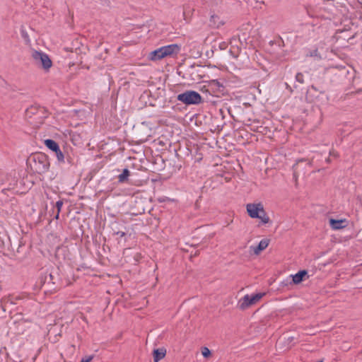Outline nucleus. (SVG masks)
<instances>
[{"label":"nucleus","instance_id":"2f4dec72","mask_svg":"<svg viewBox=\"0 0 362 362\" xmlns=\"http://www.w3.org/2000/svg\"><path fill=\"white\" fill-rule=\"evenodd\" d=\"M319 362H322V361H319Z\"/></svg>","mask_w":362,"mask_h":362},{"label":"nucleus","instance_id":"9b49d317","mask_svg":"<svg viewBox=\"0 0 362 362\" xmlns=\"http://www.w3.org/2000/svg\"><path fill=\"white\" fill-rule=\"evenodd\" d=\"M307 274L308 272L306 270H300L297 274L291 275L292 278V282L291 284H298L301 283Z\"/></svg>","mask_w":362,"mask_h":362},{"label":"nucleus","instance_id":"dca6fc26","mask_svg":"<svg viewBox=\"0 0 362 362\" xmlns=\"http://www.w3.org/2000/svg\"><path fill=\"white\" fill-rule=\"evenodd\" d=\"M55 277L54 276L53 274L51 272L48 275H46L45 276V280L42 284V286H45L46 284H55Z\"/></svg>","mask_w":362,"mask_h":362},{"label":"nucleus","instance_id":"412c9836","mask_svg":"<svg viewBox=\"0 0 362 362\" xmlns=\"http://www.w3.org/2000/svg\"><path fill=\"white\" fill-rule=\"evenodd\" d=\"M9 175L8 174H4L1 171H0V182L1 185L4 184V182L8 179Z\"/></svg>","mask_w":362,"mask_h":362},{"label":"nucleus","instance_id":"0eeeda50","mask_svg":"<svg viewBox=\"0 0 362 362\" xmlns=\"http://www.w3.org/2000/svg\"><path fill=\"white\" fill-rule=\"evenodd\" d=\"M264 293H258L250 297L249 295H245L243 298L239 300L238 307L240 310H245L252 305L258 302L263 296Z\"/></svg>","mask_w":362,"mask_h":362},{"label":"nucleus","instance_id":"aec40b11","mask_svg":"<svg viewBox=\"0 0 362 362\" xmlns=\"http://www.w3.org/2000/svg\"><path fill=\"white\" fill-rule=\"evenodd\" d=\"M55 154H56V156L57 158V160L59 161V162H64V154L62 152V151L60 150V148H59V150H57L56 151H54Z\"/></svg>","mask_w":362,"mask_h":362},{"label":"nucleus","instance_id":"bb28decb","mask_svg":"<svg viewBox=\"0 0 362 362\" xmlns=\"http://www.w3.org/2000/svg\"><path fill=\"white\" fill-rule=\"evenodd\" d=\"M329 154L332 156H335V157H337L338 156V154L337 153L334 152V151H330L329 152Z\"/></svg>","mask_w":362,"mask_h":362},{"label":"nucleus","instance_id":"b1692460","mask_svg":"<svg viewBox=\"0 0 362 362\" xmlns=\"http://www.w3.org/2000/svg\"><path fill=\"white\" fill-rule=\"evenodd\" d=\"M118 226L119 223L117 222H114L112 223V228H115V230H120Z\"/></svg>","mask_w":362,"mask_h":362},{"label":"nucleus","instance_id":"f03ea898","mask_svg":"<svg viewBox=\"0 0 362 362\" xmlns=\"http://www.w3.org/2000/svg\"><path fill=\"white\" fill-rule=\"evenodd\" d=\"M180 49V48L177 44L163 46L151 52L148 54V59L151 61H158L166 57L177 54Z\"/></svg>","mask_w":362,"mask_h":362},{"label":"nucleus","instance_id":"a878e982","mask_svg":"<svg viewBox=\"0 0 362 362\" xmlns=\"http://www.w3.org/2000/svg\"><path fill=\"white\" fill-rule=\"evenodd\" d=\"M216 18H218V16H216V15H212L211 16V22H214L216 21Z\"/></svg>","mask_w":362,"mask_h":362},{"label":"nucleus","instance_id":"1a4fd4ad","mask_svg":"<svg viewBox=\"0 0 362 362\" xmlns=\"http://www.w3.org/2000/svg\"><path fill=\"white\" fill-rule=\"evenodd\" d=\"M247 211L251 218H257L259 217L260 213H264V207L261 203L247 204Z\"/></svg>","mask_w":362,"mask_h":362},{"label":"nucleus","instance_id":"4468645a","mask_svg":"<svg viewBox=\"0 0 362 362\" xmlns=\"http://www.w3.org/2000/svg\"><path fill=\"white\" fill-rule=\"evenodd\" d=\"M130 175V171L127 168L124 169L122 173L117 176L118 182L119 183L127 182Z\"/></svg>","mask_w":362,"mask_h":362},{"label":"nucleus","instance_id":"c756f323","mask_svg":"<svg viewBox=\"0 0 362 362\" xmlns=\"http://www.w3.org/2000/svg\"><path fill=\"white\" fill-rule=\"evenodd\" d=\"M326 162H327V163H329V162H330V158H327V159H326Z\"/></svg>","mask_w":362,"mask_h":362},{"label":"nucleus","instance_id":"6ab92c4d","mask_svg":"<svg viewBox=\"0 0 362 362\" xmlns=\"http://www.w3.org/2000/svg\"><path fill=\"white\" fill-rule=\"evenodd\" d=\"M202 354L204 358H207L211 356V352L207 347L204 346L202 348Z\"/></svg>","mask_w":362,"mask_h":362},{"label":"nucleus","instance_id":"423d86ee","mask_svg":"<svg viewBox=\"0 0 362 362\" xmlns=\"http://www.w3.org/2000/svg\"><path fill=\"white\" fill-rule=\"evenodd\" d=\"M23 298L20 296H8L1 300V308L4 311L8 310L10 313L16 312V315L21 314L20 307H14L18 304V301H22Z\"/></svg>","mask_w":362,"mask_h":362},{"label":"nucleus","instance_id":"7ed1b4c3","mask_svg":"<svg viewBox=\"0 0 362 362\" xmlns=\"http://www.w3.org/2000/svg\"><path fill=\"white\" fill-rule=\"evenodd\" d=\"M48 116L47 110L40 105H32L25 111L26 118L30 119V122L35 124H42Z\"/></svg>","mask_w":362,"mask_h":362},{"label":"nucleus","instance_id":"4be33fe9","mask_svg":"<svg viewBox=\"0 0 362 362\" xmlns=\"http://www.w3.org/2000/svg\"><path fill=\"white\" fill-rule=\"evenodd\" d=\"M296 79L300 83H304L303 75L301 73H298L296 76Z\"/></svg>","mask_w":362,"mask_h":362},{"label":"nucleus","instance_id":"cd10ccee","mask_svg":"<svg viewBox=\"0 0 362 362\" xmlns=\"http://www.w3.org/2000/svg\"><path fill=\"white\" fill-rule=\"evenodd\" d=\"M141 257V255L137 253L135 256V259L136 261H138V259Z\"/></svg>","mask_w":362,"mask_h":362},{"label":"nucleus","instance_id":"39448f33","mask_svg":"<svg viewBox=\"0 0 362 362\" xmlns=\"http://www.w3.org/2000/svg\"><path fill=\"white\" fill-rule=\"evenodd\" d=\"M177 100L185 105H198L202 103L201 95L194 90H186L177 96Z\"/></svg>","mask_w":362,"mask_h":362},{"label":"nucleus","instance_id":"393cba45","mask_svg":"<svg viewBox=\"0 0 362 362\" xmlns=\"http://www.w3.org/2000/svg\"><path fill=\"white\" fill-rule=\"evenodd\" d=\"M93 358V357L92 356H89L88 358H87L86 359H83H83L81 361V362H90V361H92Z\"/></svg>","mask_w":362,"mask_h":362},{"label":"nucleus","instance_id":"a211bd4d","mask_svg":"<svg viewBox=\"0 0 362 362\" xmlns=\"http://www.w3.org/2000/svg\"><path fill=\"white\" fill-rule=\"evenodd\" d=\"M62 205H63V202L62 200H59L56 202V208L57 209V214L55 216V218L56 219H58L59 218V213L61 211V209L62 207Z\"/></svg>","mask_w":362,"mask_h":362},{"label":"nucleus","instance_id":"c85d7f7f","mask_svg":"<svg viewBox=\"0 0 362 362\" xmlns=\"http://www.w3.org/2000/svg\"><path fill=\"white\" fill-rule=\"evenodd\" d=\"M310 88H311V89H313V90H317L316 87H315V86H313V85H312V86H310Z\"/></svg>","mask_w":362,"mask_h":362},{"label":"nucleus","instance_id":"20e7f679","mask_svg":"<svg viewBox=\"0 0 362 362\" xmlns=\"http://www.w3.org/2000/svg\"><path fill=\"white\" fill-rule=\"evenodd\" d=\"M31 57L34 64L37 67L43 69L45 72H48L52 66V62L49 57L43 52L33 50Z\"/></svg>","mask_w":362,"mask_h":362},{"label":"nucleus","instance_id":"9d476101","mask_svg":"<svg viewBox=\"0 0 362 362\" xmlns=\"http://www.w3.org/2000/svg\"><path fill=\"white\" fill-rule=\"evenodd\" d=\"M329 222L330 227L333 230L343 229L348 226V221L345 218L340 219V220L330 218Z\"/></svg>","mask_w":362,"mask_h":362},{"label":"nucleus","instance_id":"5701e85b","mask_svg":"<svg viewBox=\"0 0 362 362\" xmlns=\"http://www.w3.org/2000/svg\"><path fill=\"white\" fill-rule=\"evenodd\" d=\"M113 234L119 235L120 237H124L126 235L124 231L122 230H115V228H112Z\"/></svg>","mask_w":362,"mask_h":362},{"label":"nucleus","instance_id":"f8f14e48","mask_svg":"<svg viewBox=\"0 0 362 362\" xmlns=\"http://www.w3.org/2000/svg\"><path fill=\"white\" fill-rule=\"evenodd\" d=\"M269 243V240L262 239L256 247H252L253 248L254 254L258 255L262 250L266 249Z\"/></svg>","mask_w":362,"mask_h":362},{"label":"nucleus","instance_id":"7c9ffc66","mask_svg":"<svg viewBox=\"0 0 362 362\" xmlns=\"http://www.w3.org/2000/svg\"><path fill=\"white\" fill-rule=\"evenodd\" d=\"M307 13H308V14L309 16H312V15H310V11H309L308 8H307Z\"/></svg>","mask_w":362,"mask_h":362},{"label":"nucleus","instance_id":"f257e3e1","mask_svg":"<svg viewBox=\"0 0 362 362\" xmlns=\"http://www.w3.org/2000/svg\"><path fill=\"white\" fill-rule=\"evenodd\" d=\"M28 162L31 168L38 174L46 173L49 168V161L47 155L36 153L30 156Z\"/></svg>","mask_w":362,"mask_h":362},{"label":"nucleus","instance_id":"ddd939ff","mask_svg":"<svg viewBox=\"0 0 362 362\" xmlns=\"http://www.w3.org/2000/svg\"><path fill=\"white\" fill-rule=\"evenodd\" d=\"M165 354L166 349L164 348L154 349L153 352L154 362H158L165 356Z\"/></svg>","mask_w":362,"mask_h":362},{"label":"nucleus","instance_id":"2eb2a0df","mask_svg":"<svg viewBox=\"0 0 362 362\" xmlns=\"http://www.w3.org/2000/svg\"><path fill=\"white\" fill-rule=\"evenodd\" d=\"M45 145L53 152L59 150V144L52 139H46L44 141Z\"/></svg>","mask_w":362,"mask_h":362},{"label":"nucleus","instance_id":"6e6552de","mask_svg":"<svg viewBox=\"0 0 362 362\" xmlns=\"http://www.w3.org/2000/svg\"><path fill=\"white\" fill-rule=\"evenodd\" d=\"M202 90L209 93L213 92L214 93L223 94L225 91V87L217 80H211L209 81L207 87L204 86Z\"/></svg>","mask_w":362,"mask_h":362},{"label":"nucleus","instance_id":"f3484780","mask_svg":"<svg viewBox=\"0 0 362 362\" xmlns=\"http://www.w3.org/2000/svg\"><path fill=\"white\" fill-rule=\"evenodd\" d=\"M259 217H257V218L261 219L262 222L264 223H267L270 221V219L268 216H267L265 211L264 210V213H260L259 214Z\"/></svg>","mask_w":362,"mask_h":362}]
</instances>
